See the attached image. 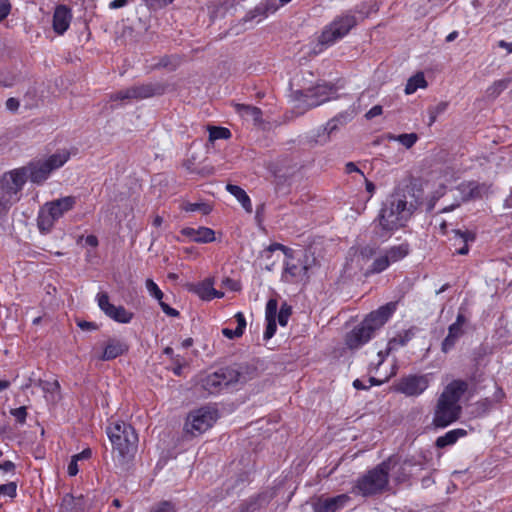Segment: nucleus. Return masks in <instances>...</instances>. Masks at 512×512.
<instances>
[{
	"instance_id": "1",
	"label": "nucleus",
	"mask_w": 512,
	"mask_h": 512,
	"mask_svg": "<svg viewBox=\"0 0 512 512\" xmlns=\"http://www.w3.org/2000/svg\"><path fill=\"white\" fill-rule=\"evenodd\" d=\"M414 195L402 189L395 190L383 203L375 220V232L381 238L390 237L406 226L418 208Z\"/></svg>"
},
{
	"instance_id": "2",
	"label": "nucleus",
	"mask_w": 512,
	"mask_h": 512,
	"mask_svg": "<svg viewBox=\"0 0 512 512\" xmlns=\"http://www.w3.org/2000/svg\"><path fill=\"white\" fill-rule=\"evenodd\" d=\"M106 432L112 443L116 465L126 469L137 452L138 435L130 424L120 420L111 422Z\"/></svg>"
},
{
	"instance_id": "3",
	"label": "nucleus",
	"mask_w": 512,
	"mask_h": 512,
	"mask_svg": "<svg viewBox=\"0 0 512 512\" xmlns=\"http://www.w3.org/2000/svg\"><path fill=\"white\" fill-rule=\"evenodd\" d=\"M254 375V368L246 364H236L208 374L201 380V385L209 394H216L223 388H237L244 385Z\"/></svg>"
},
{
	"instance_id": "4",
	"label": "nucleus",
	"mask_w": 512,
	"mask_h": 512,
	"mask_svg": "<svg viewBox=\"0 0 512 512\" xmlns=\"http://www.w3.org/2000/svg\"><path fill=\"white\" fill-rule=\"evenodd\" d=\"M70 158L67 150L58 151L46 159L31 161L27 165L20 167L19 170L24 173V181L28 179L37 185L45 182L50 174L62 167Z\"/></svg>"
},
{
	"instance_id": "5",
	"label": "nucleus",
	"mask_w": 512,
	"mask_h": 512,
	"mask_svg": "<svg viewBox=\"0 0 512 512\" xmlns=\"http://www.w3.org/2000/svg\"><path fill=\"white\" fill-rule=\"evenodd\" d=\"M391 468L392 462L390 459L383 461L357 480L353 492L364 497L383 493L389 485V472Z\"/></svg>"
},
{
	"instance_id": "6",
	"label": "nucleus",
	"mask_w": 512,
	"mask_h": 512,
	"mask_svg": "<svg viewBox=\"0 0 512 512\" xmlns=\"http://www.w3.org/2000/svg\"><path fill=\"white\" fill-rule=\"evenodd\" d=\"M77 202L75 196H65L43 204L38 212L37 226L42 233H48L56 221L71 211Z\"/></svg>"
},
{
	"instance_id": "7",
	"label": "nucleus",
	"mask_w": 512,
	"mask_h": 512,
	"mask_svg": "<svg viewBox=\"0 0 512 512\" xmlns=\"http://www.w3.org/2000/svg\"><path fill=\"white\" fill-rule=\"evenodd\" d=\"M25 184L24 173L13 169L0 177V206L6 208L20 200Z\"/></svg>"
},
{
	"instance_id": "8",
	"label": "nucleus",
	"mask_w": 512,
	"mask_h": 512,
	"mask_svg": "<svg viewBox=\"0 0 512 512\" xmlns=\"http://www.w3.org/2000/svg\"><path fill=\"white\" fill-rule=\"evenodd\" d=\"M335 94L336 89L332 85L325 83L293 92L294 98L297 101V107L306 109L317 107L329 101L334 98Z\"/></svg>"
},
{
	"instance_id": "9",
	"label": "nucleus",
	"mask_w": 512,
	"mask_h": 512,
	"mask_svg": "<svg viewBox=\"0 0 512 512\" xmlns=\"http://www.w3.org/2000/svg\"><path fill=\"white\" fill-rule=\"evenodd\" d=\"M218 416V410L212 406L195 409L187 416L185 431L193 436L202 434L214 425Z\"/></svg>"
},
{
	"instance_id": "10",
	"label": "nucleus",
	"mask_w": 512,
	"mask_h": 512,
	"mask_svg": "<svg viewBox=\"0 0 512 512\" xmlns=\"http://www.w3.org/2000/svg\"><path fill=\"white\" fill-rule=\"evenodd\" d=\"M355 24L356 19L352 15L338 17L323 30L319 42L326 46L332 45L348 34Z\"/></svg>"
},
{
	"instance_id": "11",
	"label": "nucleus",
	"mask_w": 512,
	"mask_h": 512,
	"mask_svg": "<svg viewBox=\"0 0 512 512\" xmlns=\"http://www.w3.org/2000/svg\"><path fill=\"white\" fill-rule=\"evenodd\" d=\"M461 410L460 404H454L440 395L434 410L433 424L445 428L459 419Z\"/></svg>"
},
{
	"instance_id": "12",
	"label": "nucleus",
	"mask_w": 512,
	"mask_h": 512,
	"mask_svg": "<svg viewBox=\"0 0 512 512\" xmlns=\"http://www.w3.org/2000/svg\"><path fill=\"white\" fill-rule=\"evenodd\" d=\"M427 375H408L401 378L396 384V390L406 396H419L429 386Z\"/></svg>"
},
{
	"instance_id": "13",
	"label": "nucleus",
	"mask_w": 512,
	"mask_h": 512,
	"mask_svg": "<svg viewBox=\"0 0 512 512\" xmlns=\"http://www.w3.org/2000/svg\"><path fill=\"white\" fill-rule=\"evenodd\" d=\"M99 308L111 319L119 323H129L133 318V313L125 309L123 306H115L109 302L107 293H99L97 295Z\"/></svg>"
},
{
	"instance_id": "14",
	"label": "nucleus",
	"mask_w": 512,
	"mask_h": 512,
	"mask_svg": "<svg viewBox=\"0 0 512 512\" xmlns=\"http://www.w3.org/2000/svg\"><path fill=\"white\" fill-rule=\"evenodd\" d=\"M396 309L395 303H388L385 306L380 307L376 311L371 312L362 322V324L369 328V331L373 334L375 330L382 327L387 320L392 316Z\"/></svg>"
},
{
	"instance_id": "15",
	"label": "nucleus",
	"mask_w": 512,
	"mask_h": 512,
	"mask_svg": "<svg viewBox=\"0 0 512 512\" xmlns=\"http://www.w3.org/2000/svg\"><path fill=\"white\" fill-rule=\"evenodd\" d=\"M467 319L462 313H458L456 321L448 328V334L441 344V350L444 353L449 352L455 346L456 342L464 334V325Z\"/></svg>"
},
{
	"instance_id": "16",
	"label": "nucleus",
	"mask_w": 512,
	"mask_h": 512,
	"mask_svg": "<svg viewBox=\"0 0 512 512\" xmlns=\"http://www.w3.org/2000/svg\"><path fill=\"white\" fill-rule=\"evenodd\" d=\"M412 330H406L403 333H400L396 337L389 340L387 348L385 351L380 350L378 352V360L376 363L370 364V369L378 370L379 366L384 362L385 358L392 351L397 349L400 346H405L413 337Z\"/></svg>"
},
{
	"instance_id": "17",
	"label": "nucleus",
	"mask_w": 512,
	"mask_h": 512,
	"mask_svg": "<svg viewBox=\"0 0 512 512\" xmlns=\"http://www.w3.org/2000/svg\"><path fill=\"white\" fill-rule=\"evenodd\" d=\"M350 500L346 494H340L330 498H318L313 503L314 512H337L342 509Z\"/></svg>"
},
{
	"instance_id": "18",
	"label": "nucleus",
	"mask_w": 512,
	"mask_h": 512,
	"mask_svg": "<svg viewBox=\"0 0 512 512\" xmlns=\"http://www.w3.org/2000/svg\"><path fill=\"white\" fill-rule=\"evenodd\" d=\"M469 384L464 380H453L450 382L440 394L442 397L454 402V404H460V400L468 391Z\"/></svg>"
},
{
	"instance_id": "19",
	"label": "nucleus",
	"mask_w": 512,
	"mask_h": 512,
	"mask_svg": "<svg viewBox=\"0 0 512 512\" xmlns=\"http://www.w3.org/2000/svg\"><path fill=\"white\" fill-rule=\"evenodd\" d=\"M72 19L71 11L65 5H59L55 8L53 14V30L58 35L64 34L70 26Z\"/></svg>"
},
{
	"instance_id": "20",
	"label": "nucleus",
	"mask_w": 512,
	"mask_h": 512,
	"mask_svg": "<svg viewBox=\"0 0 512 512\" xmlns=\"http://www.w3.org/2000/svg\"><path fill=\"white\" fill-rule=\"evenodd\" d=\"M181 234L196 243H211L216 239L214 230L203 226L185 227L181 230Z\"/></svg>"
},
{
	"instance_id": "21",
	"label": "nucleus",
	"mask_w": 512,
	"mask_h": 512,
	"mask_svg": "<svg viewBox=\"0 0 512 512\" xmlns=\"http://www.w3.org/2000/svg\"><path fill=\"white\" fill-rule=\"evenodd\" d=\"M373 334L369 331V328H366L362 323L355 327L351 332H349L346 336V345L350 349H357L367 343Z\"/></svg>"
},
{
	"instance_id": "22",
	"label": "nucleus",
	"mask_w": 512,
	"mask_h": 512,
	"mask_svg": "<svg viewBox=\"0 0 512 512\" xmlns=\"http://www.w3.org/2000/svg\"><path fill=\"white\" fill-rule=\"evenodd\" d=\"M87 508V501L82 495L76 497L66 494L62 498L59 512H86Z\"/></svg>"
},
{
	"instance_id": "23",
	"label": "nucleus",
	"mask_w": 512,
	"mask_h": 512,
	"mask_svg": "<svg viewBox=\"0 0 512 512\" xmlns=\"http://www.w3.org/2000/svg\"><path fill=\"white\" fill-rule=\"evenodd\" d=\"M235 111L246 121H252L254 124L262 123V111L260 108L248 104L237 103L234 105Z\"/></svg>"
},
{
	"instance_id": "24",
	"label": "nucleus",
	"mask_w": 512,
	"mask_h": 512,
	"mask_svg": "<svg viewBox=\"0 0 512 512\" xmlns=\"http://www.w3.org/2000/svg\"><path fill=\"white\" fill-rule=\"evenodd\" d=\"M192 290L203 300L222 298L224 296L223 292H219L213 288V281L211 279H206L195 285Z\"/></svg>"
},
{
	"instance_id": "25",
	"label": "nucleus",
	"mask_w": 512,
	"mask_h": 512,
	"mask_svg": "<svg viewBox=\"0 0 512 512\" xmlns=\"http://www.w3.org/2000/svg\"><path fill=\"white\" fill-rule=\"evenodd\" d=\"M127 350V346L124 342L117 339H109L100 359L103 361L112 360L122 355Z\"/></svg>"
},
{
	"instance_id": "26",
	"label": "nucleus",
	"mask_w": 512,
	"mask_h": 512,
	"mask_svg": "<svg viewBox=\"0 0 512 512\" xmlns=\"http://www.w3.org/2000/svg\"><path fill=\"white\" fill-rule=\"evenodd\" d=\"M306 271V266L287 261L282 273V280L287 283L296 282L305 275Z\"/></svg>"
},
{
	"instance_id": "27",
	"label": "nucleus",
	"mask_w": 512,
	"mask_h": 512,
	"mask_svg": "<svg viewBox=\"0 0 512 512\" xmlns=\"http://www.w3.org/2000/svg\"><path fill=\"white\" fill-rule=\"evenodd\" d=\"M466 434H467V431L464 429L458 428V429L450 430L447 433H445L443 436H440L437 438L436 446L438 448H444L446 446L453 445L454 443H456V441L459 438L466 436Z\"/></svg>"
},
{
	"instance_id": "28",
	"label": "nucleus",
	"mask_w": 512,
	"mask_h": 512,
	"mask_svg": "<svg viewBox=\"0 0 512 512\" xmlns=\"http://www.w3.org/2000/svg\"><path fill=\"white\" fill-rule=\"evenodd\" d=\"M410 252V246L408 243H401L399 245H395L386 250L388 258L392 263L398 262L405 258Z\"/></svg>"
},
{
	"instance_id": "29",
	"label": "nucleus",
	"mask_w": 512,
	"mask_h": 512,
	"mask_svg": "<svg viewBox=\"0 0 512 512\" xmlns=\"http://www.w3.org/2000/svg\"><path fill=\"white\" fill-rule=\"evenodd\" d=\"M235 319L237 322V327L235 330H232L229 328L222 329V334L229 339L241 337L243 335L245 327H246V320H245L243 313H241V312L236 313Z\"/></svg>"
},
{
	"instance_id": "30",
	"label": "nucleus",
	"mask_w": 512,
	"mask_h": 512,
	"mask_svg": "<svg viewBox=\"0 0 512 512\" xmlns=\"http://www.w3.org/2000/svg\"><path fill=\"white\" fill-rule=\"evenodd\" d=\"M427 86V82L423 73L419 72L408 79L407 84L405 86V93L407 95L413 94L417 91L418 88H425Z\"/></svg>"
},
{
	"instance_id": "31",
	"label": "nucleus",
	"mask_w": 512,
	"mask_h": 512,
	"mask_svg": "<svg viewBox=\"0 0 512 512\" xmlns=\"http://www.w3.org/2000/svg\"><path fill=\"white\" fill-rule=\"evenodd\" d=\"M339 119L329 120L325 126L321 127L322 134H318L317 143L324 144L330 139V135L338 129Z\"/></svg>"
},
{
	"instance_id": "32",
	"label": "nucleus",
	"mask_w": 512,
	"mask_h": 512,
	"mask_svg": "<svg viewBox=\"0 0 512 512\" xmlns=\"http://www.w3.org/2000/svg\"><path fill=\"white\" fill-rule=\"evenodd\" d=\"M455 237L459 239L463 246L457 250V254L466 255L469 252L468 242L474 241L475 235L470 231L454 230Z\"/></svg>"
},
{
	"instance_id": "33",
	"label": "nucleus",
	"mask_w": 512,
	"mask_h": 512,
	"mask_svg": "<svg viewBox=\"0 0 512 512\" xmlns=\"http://www.w3.org/2000/svg\"><path fill=\"white\" fill-rule=\"evenodd\" d=\"M131 89L134 91V99H144L155 95L156 88L152 84H143L133 86Z\"/></svg>"
},
{
	"instance_id": "34",
	"label": "nucleus",
	"mask_w": 512,
	"mask_h": 512,
	"mask_svg": "<svg viewBox=\"0 0 512 512\" xmlns=\"http://www.w3.org/2000/svg\"><path fill=\"white\" fill-rule=\"evenodd\" d=\"M291 1L292 0H267L265 4L257 7L256 10H263L264 14H272L275 13L280 6H284Z\"/></svg>"
},
{
	"instance_id": "35",
	"label": "nucleus",
	"mask_w": 512,
	"mask_h": 512,
	"mask_svg": "<svg viewBox=\"0 0 512 512\" xmlns=\"http://www.w3.org/2000/svg\"><path fill=\"white\" fill-rule=\"evenodd\" d=\"M508 86L507 80H498L495 81L492 85H490L486 89V97L490 99H495L498 97Z\"/></svg>"
},
{
	"instance_id": "36",
	"label": "nucleus",
	"mask_w": 512,
	"mask_h": 512,
	"mask_svg": "<svg viewBox=\"0 0 512 512\" xmlns=\"http://www.w3.org/2000/svg\"><path fill=\"white\" fill-rule=\"evenodd\" d=\"M390 264H391V262H390V260L388 258L387 253L385 252V254L377 257L374 260V262L372 263L370 272H372V273H380V272L384 271L385 269H387Z\"/></svg>"
},
{
	"instance_id": "37",
	"label": "nucleus",
	"mask_w": 512,
	"mask_h": 512,
	"mask_svg": "<svg viewBox=\"0 0 512 512\" xmlns=\"http://www.w3.org/2000/svg\"><path fill=\"white\" fill-rule=\"evenodd\" d=\"M182 209L187 212H196L200 211L202 214L207 215L211 212V206L204 202H198V203H184L182 205Z\"/></svg>"
},
{
	"instance_id": "38",
	"label": "nucleus",
	"mask_w": 512,
	"mask_h": 512,
	"mask_svg": "<svg viewBox=\"0 0 512 512\" xmlns=\"http://www.w3.org/2000/svg\"><path fill=\"white\" fill-rule=\"evenodd\" d=\"M231 136L229 129L224 127L209 128V139L215 141L218 139H228Z\"/></svg>"
},
{
	"instance_id": "39",
	"label": "nucleus",
	"mask_w": 512,
	"mask_h": 512,
	"mask_svg": "<svg viewBox=\"0 0 512 512\" xmlns=\"http://www.w3.org/2000/svg\"><path fill=\"white\" fill-rule=\"evenodd\" d=\"M390 139H394L401 143L406 148H411L417 141L418 137L415 133L409 134H400L396 137H390Z\"/></svg>"
},
{
	"instance_id": "40",
	"label": "nucleus",
	"mask_w": 512,
	"mask_h": 512,
	"mask_svg": "<svg viewBox=\"0 0 512 512\" xmlns=\"http://www.w3.org/2000/svg\"><path fill=\"white\" fill-rule=\"evenodd\" d=\"M145 286H146L148 293L152 297H154L158 301L162 300L163 292L160 290L158 285L152 279H147L145 282Z\"/></svg>"
},
{
	"instance_id": "41",
	"label": "nucleus",
	"mask_w": 512,
	"mask_h": 512,
	"mask_svg": "<svg viewBox=\"0 0 512 512\" xmlns=\"http://www.w3.org/2000/svg\"><path fill=\"white\" fill-rule=\"evenodd\" d=\"M291 313V307L287 304H283L279 310V313L276 315L278 323L281 326H286L288 323V319L291 316Z\"/></svg>"
},
{
	"instance_id": "42",
	"label": "nucleus",
	"mask_w": 512,
	"mask_h": 512,
	"mask_svg": "<svg viewBox=\"0 0 512 512\" xmlns=\"http://www.w3.org/2000/svg\"><path fill=\"white\" fill-rule=\"evenodd\" d=\"M134 91L130 88L118 91L110 96L112 101H124L134 99Z\"/></svg>"
},
{
	"instance_id": "43",
	"label": "nucleus",
	"mask_w": 512,
	"mask_h": 512,
	"mask_svg": "<svg viewBox=\"0 0 512 512\" xmlns=\"http://www.w3.org/2000/svg\"><path fill=\"white\" fill-rule=\"evenodd\" d=\"M278 302L276 299H270L266 304V319H276Z\"/></svg>"
},
{
	"instance_id": "44",
	"label": "nucleus",
	"mask_w": 512,
	"mask_h": 512,
	"mask_svg": "<svg viewBox=\"0 0 512 512\" xmlns=\"http://www.w3.org/2000/svg\"><path fill=\"white\" fill-rule=\"evenodd\" d=\"M17 485L15 482L0 485V495H7L9 497L16 496Z\"/></svg>"
},
{
	"instance_id": "45",
	"label": "nucleus",
	"mask_w": 512,
	"mask_h": 512,
	"mask_svg": "<svg viewBox=\"0 0 512 512\" xmlns=\"http://www.w3.org/2000/svg\"><path fill=\"white\" fill-rule=\"evenodd\" d=\"M267 321V326H266V329L264 331V339L265 340H269L270 338H272L275 333H276V319H266Z\"/></svg>"
},
{
	"instance_id": "46",
	"label": "nucleus",
	"mask_w": 512,
	"mask_h": 512,
	"mask_svg": "<svg viewBox=\"0 0 512 512\" xmlns=\"http://www.w3.org/2000/svg\"><path fill=\"white\" fill-rule=\"evenodd\" d=\"M383 383V381L381 380H377L376 378L374 377H370L369 378V385H365L361 380L359 379H356L354 380L353 382V386L354 388L358 389V390H364V389H368L369 387L373 386V385H381Z\"/></svg>"
},
{
	"instance_id": "47",
	"label": "nucleus",
	"mask_w": 512,
	"mask_h": 512,
	"mask_svg": "<svg viewBox=\"0 0 512 512\" xmlns=\"http://www.w3.org/2000/svg\"><path fill=\"white\" fill-rule=\"evenodd\" d=\"M150 512H175V508L171 502L163 501L155 505Z\"/></svg>"
},
{
	"instance_id": "48",
	"label": "nucleus",
	"mask_w": 512,
	"mask_h": 512,
	"mask_svg": "<svg viewBox=\"0 0 512 512\" xmlns=\"http://www.w3.org/2000/svg\"><path fill=\"white\" fill-rule=\"evenodd\" d=\"M227 190L239 201L241 202L244 197L247 196V193L239 186L229 184L227 185Z\"/></svg>"
},
{
	"instance_id": "49",
	"label": "nucleus",
	"mask_w": 512,
	"mask_h": 512,
	"mask_svg": "<svg viewBox=\"0 0 512 512\" xmlns=\"http://www.w3.org/2000/svg\"><path fill=\"white\" fill-rule=\"evenodd\" d=\"M150 9H159L171 4L174 0H142Z\"/></svg>"
},
{
	"instance_id": "50",
	"label": "nucleus",
	"mask_w": 512,
	"mask_h": 512,
	"mask_svg": "<svg viewBox=\"0 0 512 512\" xmlns=\"http://www.w3.org/2000/svg\"><path fill=\"white\" fill-rule=\"evenodd\" d=\"M11 414L21 424H23L25 422L26 417H27V412H26V408L25 407H19V408L13 409L11 411Z\"/></svg>"
},
{
	"instance_id": "51",
	"label": "nucleus",
	"mask_w": 512,
	"mask_h": 512,
	"mask_svg": "<svg viewBox=\"0 0 512 512\" xmlns=\"http://www.w3.org/2000/svg\"><path fill=\"white\" fill-rule=\"evenodd\" d=\"M11 11L9 0H0V22L4 20Z\"/></svg>"
},
{
	"instance_id": "52",
	"label": "nucleus",
	"mask_w": 512,
	"mask_h": 512,
	"mask_svg": "<svg viewBox=\"0 0 512 512\" xmlns=\"http://www.w3.org/2000/svg\"><path fill=\"white\" fill-rule=\"evenodd\" d=\"M173 363L175 365L172 369L173 373L180 376L185 365L184 360L179 355H176V357L173 358Z\"/></svg>"
},
{
	"instance_id": "53",
	"label": "nucleus",
	"mask_w": 512,
	"mask_h": 512,
	"mask_svg": "<svg viewBox=\"0 0 512 512\" xmlns=\"http://www.w3.org/2000/svg\"><path fill=\"white\" fill-rule=\"evenodd\" d=\"M159 305L163 312L168 316L176 317L179 315V312L176 309L170 307L167 303L163 302L162 300L159 301Z\"/></svg>"
},
{
	"instance_id": "54",
	"label": "nucleus",
	"mask_w": 512,
	"mask_h": 512,
	"mask_svg": "<svg viewBox=\"0 0 512 512\" xmlns=\"http://www.w3.org/2000/svg\"><path fill=\"white\" fill-rule=\"evenodd\" d=\"M382 112H383L382 106L375 105L365 114V117H366V119L371 120L374 117L381 115Z\"/></svg>"
},
{
	"instance_id": "55",
	"label": "nucleus",
	"mask_w": 512,
	"mask_h": 512,
	"mask_svg": "<svg viewBox=\"0 0 512 512\" xmlns=\"http://www.w3.org/2000/svg\"><path fill=\"white\" fill-rule=\"evenodd\" d=\"M79 469H78V460L73 456L70 463L67 467V472L70 476L77 475Z\"/></svg>"
},
{
	"instance_id": "56",
	"label": "nucleus",
	"mask_w": 512,
	"mask_h": 512,
	"mask_svg": "<svg viewBox=\"0 0 512 512\" xmlns=\"http://www.w3.org/2000/svg\"><path fill=\"white\" fill-rule=\"evenodd\" d=\"M222 284L224 287L232 290V291H238L240 289V285L238 282L230 279V278H226L222 281Z\"/></svg>"
},
{
	"instance_id": "57",
	"label": "nucleus",
	"mask_w": 512,
	"mask_h": 512,
	"mask_svg": "<svg viewBox=\"0 0 512 512\" xmlns=\"http://www.w3.org/2000/svg\"><path fill=\"white\" fill-rule=\"evenodd\" d=\"M19 107V101L18 99L16 98H9L7 101H6V108L10 111H16Z\"/></svg>"
},
{
	"instance_id": "58",
	"label": "nucleus",
	"mask_w": 512,
	"mask_h": 512,
	"mask_svg": "<svg viewBox=\"0 0 512 512\" xmlns=\"http://www.w3.org/2000/svg\"><path fill=\"white\" fill-rule=\"evenodd\" d=\"M78 327L82 330H95L97 329V326L93 322L88 321H80L78 322Z\"/></svg>"
},
{
	"instance_id": "59",
	"label": "nucleus",
	"mask_w": 512,
	"mask_h": 512,
	"mask_svg": "<svg viewBox=\"0 0 512 512\" xmlns=\"http://www.w3.org/2000/svg\"><path fill=\"white\" fill-rule=\"evenodd\" d=\"M15 469V464L12 461H4L0 464V470L4 472H11Z\"/></svg>"
},
{
	"instance_id": "60",
	"label": "nucleus",
	"mask_w": 512,
	"mask_h": 512,
	"mask_svg": "<svg viewBox=\"0 0 512 512\" xmlns=\"http://www.w3.org/2000/svg\"><path fill=\"white\" fill-rule=\"evenodd\" d=\"M128 3V0H113L110 2L109 7L111 9H118L124 7Z\"/></svg>"
},
{
	"instance_id": "61",
	"label": "nucleus",
	"mask_w": 512,
	"mask_h": 512,
	"mask_svg": "<svg viewBox=\"0 0 512 512\" xmlns=\"http://www.w3.org/2000/svg\"><path fill=\"white\" fill-rule=\"evenodd\" d=\"M240 203H241L242 207L247 212H251L252 211V204H251V200H250L248 195L246 197H244Z\"/></svg>"
},
{
	"instance_id": "62",
	"label": "nucleus",
	"mask_w": 512,
	"mask_h": 512,
	"mask_svg": "<svg viewBox=\"0 0 512 512\" xmlns=\"http://www.w3.org/2000/svg\"><path fill=\"white\" fill-rule=\"evenodd\" d=\"M90 456H91V450L90 449H85L81 453H78V454L74 455V457L78 461L79 460H83V459H88Z\"/></svg>"
},
{
	"instance_id": "63",
	"label": "nucleus",
	"mask_w": 512,
	"mask_h": 512,
	"mask_svg": "<svg viewBox=\"0 0 512 512\" xmlns=\"http://www.w3.org/2000/svg\"><path fill=\"white\" fill-rule=\"evenodd\" d=\"M87 245L96 247L98 245V239L95 235H88L85 239Z\"/></svg>"
},
{
	"instance_id": "64",
	"label": "nucleus",
	"mask_w": 512,
	"mask_h": 512,
	"mask_svg": "<svg viewBox=\"0 0 512 512\" xmlns=\"http://www.w3.org/2000/svg\"><path fill=\"white\" fill-rule=\"evenodd\" d=\"M498 45L499 47L506 49L509 53L512 52V42L501 40Z\"/></svg>"
}]
</instances>
